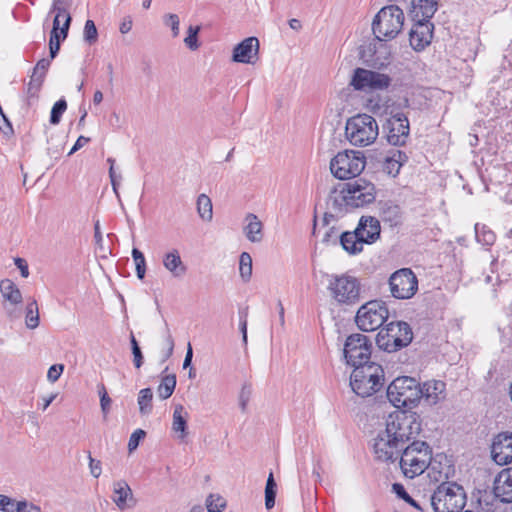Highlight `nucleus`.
<instances>
[{"label": "nucleus", "mask_w": 512, "mask_h": 512, "mask_svg": "<svg viewBox=\"0 0 512 512\" xmlns=\"http://www.w3.org/2000/svg\"><path fill=\"white\" fill-rule=\"evenodd\" d=\"M400 468L405 477L413 479L429 469V477L436 482L447 480L454 471L451 465H446L445 471H437V465L441 464L437 458L432 457L431 447L424 441H413L403 449L400 456Z\"/></svg>", "instance_id": "nucleus-1"}, {"label": "nucleus", "mask_w": 512, "mask_h": 512, "mask_svg": "<svg viewBox=\"0 0 512 512\" xmlns=\"http://www.w3.org/2000/svg\"><path fill=\"white\" fill-rule=\"evenodd\" d=\"M384 381V370L375 362L357 365L350 376L353 392L363 398L378 392L383 387Z\"/></svg>", "instance_id": "nucleus-2"}, {"label": "nucleus", "mask_w": 512, "mask_h": 512, "mask_svg": "<svg viewBox=\"0 0 512 512\" xmlns=\"http://www.w3.org/2000/svg\"><path fill=\"white\" fill-rule=\"evenodd\" d=\"M345 135L353 146H368L374 143L379 135L378 123L371 115L357 114L347 120Z\"/></svg>", "instance_id": "nucleus-3"}, {"label": "nucleus", "mask_w": 512, "mask_h": 512, "mask_svg": "<svg viewBox=\"0 0 512 512\" xmlns=\"http://www.w3.org/2000/svg\"><path fill=\"white\" fill-rule=\"evenodd\" d=\"M404 12L397 5H388L380 9L372 22V31L379 41L394 39L402 30Z\"/></svg>", "instance_id": "nucleus-4"}, {"label": "nucleus", "mask_w": 512, "mask_h": 512, "mask_svg": "<svg viewBox=\"0 0 512 512\" xmlns=\"http://www.w3.org/2000/svg\"><path fill=\"white\" fill-rule=\"evenodd\" d=\"M431 496V506L435 512H463L466 504V493L462 486L455 482L441 481Z\"/></svg>", "instance_id": "nucleus-5"}, {"label": "nucleus", "mask_w": 512, "mask_h": 512, "mask_svg": "<svg viewBox=\"0 0 512 512\" xmlns=\"http://www.w3.org/2000/svg\"><path fill=\"white\" fill-rule=\"evenodd\" d=\"M385 431L389 434L388 437H395V440L404 446L420 433L421 423L416 413L395 411L387 417Z\"/></svg>", "instance_id": "nucleus-6"}, {"label": "nucleus", "mask_w": 512, "mask_h": 512, "mask_svg": "<svg viewBox=\"0 0 512 512\" xmlns=\"http://www.w3.org/2000/svg\"><path fill=\"white\" fill-rule=\"evenodd\" d=\"M387 398L397 408L415 407L422 399L421 385L415 378L398 377L388 386Z\"/></svg>", "instance_id": "nucleus-7"}, {"label": "nucleus", "mask_w": 512, "mask_h": 512, "mask_svg": "<svg viewBox=\"0 0 512 512\" xmlns=\"http://www.w3.org/2000/svg\"><path fill=\"white\" fill-rule=\"evenodd\" d=\"M413 339V332L408 323L396 321L388 323L376 337L377 346L389 353L408 346Z\"/></svg>", "instance_id": "nucleus-8"}, {"label": "nucleus", "mask_w": 512, "mask_h": 512, "mask_svg": "<svg viewBox=\"0 0 512 512\" xmlns=\"http://www.w3.org/2000/svg\"><path fill=\"white\" fill-rule=\"evenodd\" d=\"M328 290L331 297L341 305H355L360 302L361 285L357 278L342 274L332 275Z\"/></svg>", "instance_id": "nucleus-9"}, {"label": "nucleus", "mask_w": 512, "mask_h": 512, "mask_svg": "<svg viewBox=\"0 0 512 512\" xmlns=\"http://www.w3.org/2000/svg\"><path fill=\"white\" fill-rule=\"evenodd\" d=\"M341 193L342 200L347 208H360L374 202L376 187L364 178H357L347 182Z\"/></svg>", "instance_id": "nucleus-10"}, {"label": "nucleus", "mask_w": 512, "mask_h": 512, "mask_svg": "<svg viewBox=\"0 0 512 512\" xmlns=\"http://www.w3.org/2000/svg\"><path fill=\"white\" fill-rule=\"evenodd\" d=\"M366 161L363 152L346 150L339 152L330 162L332 174L341 180L358 176L365 168Z\"/></svg>", "instance_id": "nucleus-11"}, {"label": "nucleus", "mask_w": 512, "mask_h": 512, "mask_svg": "<svg viewBox=\"0 0 512 512\" xmlns=\"http://www.w3.org/2000/svg\"><path fill=\"white\" fill-rule=\"evenodd\" d=\"M388 309L384 302L373 300L363 304L357 311L355 322L362 331H375L387 320Z\"/></svg>", "instance_id": "nucleus-12"}, {"label": "nucleus", "mask_w": 512, "mask_h": 512, "mask_svg": "<svg viewBox=\"0 0 512 512\" xmlns=\"http://www.w3.org/2000/svg\"><path fill=\"white\" fill-rule=\"evenodd\" d=\"M392 79L389 75L365 68H356L350 85L357 91H382L388 89Z\"/></svg>", "instance_id": "nucleus-13"}, {"label": "nucleus", "mask_w": 512, "mask_h": 512, "mask_svg": "<svg viewBox=\"0 0 512 512\" xmlns=\"http://www.w3.org/2000/svg\"><path fill=\"white\" fill-rule=\"evenodd\" d=\"M372 343L369 338L363 334L350 335L344 345V357L347 364L356 368L357 365H363L370 362Z\"/></svg>", "instance_id": "nucleus-14"}, {"label": "nucleus", "mask_w": 512, "mask_h": 512, "mask_svg": "<svg viewBox=\"0 0 512 512\" xmlns=\"http://www.w3.org/2000/svg\"><path fill=\"white\" fill-rule=\"evenodd\" d=\"M389 286L393 297L410 299L418 290V279L410 268H402L390 276Z\"/></svg>", "instance_id": "nucleus-15"}, {"label": "nucleus", "mask_w": 512, "mask_h": 512, "mask_svg": "<svg viewBox=\"0 0 512 512\" xmlns=\"http://www.w3.org/2000/svg\"><path fill=\"white\" fill-rule=\"evenodd\" d=\"M388 435L387 431H381L374 440L373 450L375 458L379 461L393 462L398 459L399 453L403 449L395 437H388Z\"/></svg>", "instance_id": "nucleus-16"}, {"label": "nucleus", "mask_w": 512, "mask_h": 512, "mask_svg": "<svg viewBox=\"0 0 512 512\" xmlns=\"http://www.w3.org/2000/svg\"><path fill=\"white\" fill-rule=\"evenodd\" d=\"M387 140L391 145L402 146L409 137V121L403 113L392 115L387 120Z\"/></svg>", "instance_id": "nucleus-17"}, {"label": "nucleus", "mask_w": 512, "mask_h": 512, "mask_svg": "<svg viewBox=\"0 0 512 512\" xmlns=\"http://www.w3.org/2000/svg\"><path fill=\"white\" fill-rule=\"evenodd\" d=\"M491 455L499 465H507L512 462V433L502 432L494 437Z\"/></svg>", "instance_id": "nucleus-18"}, {"label": "nucleus", "mask_w": 512, "mask_h": 512, "mask_svg": "<svg viewBox=\"0 0 512 512\" xmlns=\"http://www.w3.org/2000/svg\"><path fill=\"white\" fill-rule=\"evenodd\" d=\"M433 29L434 26L430 21L416 20L409 33L411 47L415 51L424 50L431 43Z\"/></svg>", "instance_id": "nucleus-19"}, {"label": "nucleus", "mask_w": 512, "mask_h": 512, "mask_svg": "<svg viewBox=\"0 0 512 512\" xmlns=\"http://www.w3.org/2000/svg\"><path fill=\"white\" fill-rule=\"evenodd\" d=\"M258 52L259 40L256 37H248L234 47L232 61L254 64L258 59Z\"/></svg>", "instance_id": "nucleus-20"}, {"label": "nucleus", "mask_w": 512, "mask_h": 512, "mask_svg": "<svg viewBox=\"0 0 512 512\" xmlns=\"http://www.w3.org/2000/svg\"><path fill=\"white\" fill-rule=\"evenodd\" d=\"M494 494L503 503L512 502V468L503 469L495 478Z\"/></svg>", "instance_id": "nucleus-21"}, {"label": "nucleus", "mask_w": 512, "mask_h": 512, "mask_svg": "<svg viewBox=\"0 0 512 512\" xmlns=\"http://www.w3.org/2000/svg\"><path fill=\"white\" fill-rule=\"evenodd\" d=\"M357 233L362 234L365 244H373L380 237V222L372 216H362L356 227Z\"/></svg>", "instance_id": "nucleus-22"}, {"label": "nucleus", "mask_w": 512, "mask_h": 512, "mask_svg": "<svg viewBox=\"0 0 512 512\" xmlns=\"http://www.w3.org/2000/svg\"><path fill=\"white\" fill-rule=\"evenodd\" d=\"M112 500L120 510L133 507L136 503L132 489L124 480H119L113 483Z\"/></svg>", "instance_id": "nucleus-23"}, {"label": "nucleus", "mask_w": 512, "mask_h": 512, "mask_svg": "<svg viewBox=\"0 0 512 512\" xmlns=\"http://www.w3.org/2000/svg\"><path fill=\"white\" fill-rule=\"evenodd\" d=\"M334 216L328 213H325L323 217V223L321 227H317L316 219L314 220V227H313V235H318L322 232V243L326 245H336L338 242H340V232L339 228L335 226H329L330 221L333 220Z\"/></svg>", "instance_id": "nucleus-24"}, {"label": "nucleus", "mask_w": 512, "mask_h": 512, "mask_svg": "<svg viewBox=\"0 0 512 512\" xmlns=\"http://www.w3.org/2000/svg\"><path fill=\"white\" fill-rule=\"evenodd\" d=\"M446 384L440 380L425 382L421 386L422 399L429 404L435 405L445 398Z\"/></svg>", "instance_id": "nucleus-25"}, {"label": "nucleus", "mask_w": 512, "mask_h": 512, "mask_svg": "<svg viewBox=\"0 0 512 512\" xmlns=\"http://www.w3.org/2000/svg\"><path fill=\"white\" fill-rule=\"evenodd\" d=\"M162 263L164 268L171 273L174 278H182L187 272V266L181 259L180 253L177 249L163 255Z\"/></svg>", "instance_id": "nucleus-26"}, {"label": "nucleus", "mask_w": 512, "mask_h": 512, "mask_svg": "<svg viewBox=\"0 0 512 512\" xmlns=\"http://www.w3.org/2000/svg\"><path fill=\"white\" fill-rule=\"evenodd\" d=\"M340 245L342 248L350 255H357L363 251L364 247V239L362 238V234L357 233L356 229L354 231H346L340 234Z\"/></svg>", "instance_id": "nucleus-27"}, {"label": "nucleus", "mask_w": 512, "mask_h": 512, "mask_svg": "<svg viewBox=\"0 0 512 512\" xmlns=\"http://www.w3.org/2000/svg\"><path fill=\"white\" fill-rule=\"evenodd\" d=\"M246 225L243 227V232L246 238L252 243H258L263 239V224L253 213H248L245 217Z\"/></svg>", "instance_id": "nucleus-28"}, {"label": "nucleus", "mask_w": 512, "mask_h": 512, "mask_svg": "<svg viewBox=\"0 0 512 512\" xmlns=\"http://www.w3.org/2000/svg\"><path fill=\"white\" fill-rule=\"evenodd\" d=\"M407 155L400 150H392L390 153L384 158L383 161V171L390 176H397L401 166L407 162Z\"/></svg>", "instance_id": "nucleus-29"}, {"label": "nucleus", "mask_w": 512, "mask_h": 512, "mask_svg": "<svg viewBox=\"0 0 512 512\" xmlns=\"http://www.w3.org/2000/svg\"><path fill=\"white\" fill-rule=\"evenodd\" d=\"M412 12L417 20L430 21L437 11V0H412Z\"/></svg>", "instance_id": "nucleus-30"}, {"label": "nucleus", "mask_w": 512, "mask_h": 512, "mask_svg": "<svg viewBox=\"0 0 512 512\" xmlns=\"http://www.w3.org/2000/svg\"><path fill=\"white\" fill-rule=\"evenodd\" d=\"M0 292L2 297L9 302L10 306H16L22 303V293L12 280L3 279L0 282Z\"/></svg>", "instance_id": "nucleus-31"}, {"label": "nucleus", "mask_w": 512, "mask_h": 512, "mask_svg": "<svg viewBox=\"0 0 512 512\" xmlns=\"http://www.w3.org/2000/svg\"><path fill=\"white\" fill-rule=\"evenodd\" d=\"M187 413L184 411V407L181 404H178L174 408L173 412V422H172V430L175 433H180L179 438L184 439L187 435Z\"/></svg>", "instance_id": "nucleus-32"}, {"label": "nucleus", "mask_w": 512, "mask_h": 512, "mask_svg": "<svg viewBox=\"0 0 512 512\" xmlns=\"http://www.w3.org/2000/svg\"><path fill=\"white\" fill-rule=\"evenodd\" d=\"M176 387V375L170 374L163 376L157 387L158 397L162 400L168 399L174 392Z\"/></svg>", "instance_id": "nucleus-33"}, {"label": "nucleus", "mask_w": 512, "mask_h": 512, "mask_svg": "<svg viewBox=\"0 0 512 512\" xmlns=\"http://www.w3.org/2000/svg\"><path fill=\"white\" fill-rule=\"evenodd\" d=\"M152 399L153 392L151 388H144L139 391L137 402L141 415H148L151 413L153 408Z\"/></svg>", "instance_id": "nucleus-34"}, {"label": "nucleus", "mask_w": 512, "mask_h": 512, "mask_svg": "<svg viewBox=\"0 0 512 512\" xmlns=\"http://www.w3.org/2000/svg\"><path fill=\"white\" fill-rule=\"evenodd\" d=\"M44 80L41 76H30V81L27 84L26 95L28 105H32L38 99L39 92L42 88Z\"/></svg>", "instance_id": "nucleus-35"}, {"label": "nucleus", "mask_w": 512, "mask_h": 512, "mask_svg": "<svg viewBox=\"0 0 512 512\" xmlns=\"http://www.w3.org/2000/svg\"><path fill=\"white\" fill-rule=\"evenodd\" d=\"M197 211L201 219L211 221L213 217L212 202L206 194H200L197 199Z\"/></svg>", "instance_id": "nucleus-36"}, {"label": "nucleus", "mask_w": 512, "mask_h": 512, "mask_svg": "<svg viewBox=\"0 0 512 512\" xmlns=\"http://www.w3.org/2000/svg\"><path fill=\"white\" fill-rule=\"evenodd\" d=\"M25 323L29 329H35L39 326V311L36 300H32L26 306Z\"/></svg>", "instance_id": "nucleus-37"}, {"label": "nucleus", "mask_w": 512, "mask_h": 512, "mask_svg": "<svg viewBox=\"0 0 512 512\" xmlns=\"http://www.w3.org/2000/svg\"><path fill=\"white\" fill-rule=\"evenodd\" d=\"M239 272L242 280L248 282L252 276V258L249 253L243 252L239 259Z\"/></svg>", "instance_id": "nucleus-38"}, {"label": "nucleus", "mask_w": 512, "mask_h": 512, "mask_svg": "<svg viewBox=\"0 0 512 512\" xmlns=\"http://www.w3.org/2000/svg\"><path fill=\"white\" fill-rule=\"evenodd\" d=\"M277 484L274 480L273 473L271 472L268 476L266 487H265V506L266 508L272 509L275 505Z\"/></svg>", "instance_id": "nucleus-39"}, {"label": "nucleus", "mask_w": 512, "mask_h": 512, "mask_svg": "<svg viewBox=\"0 0 512 512\" xmlns=\"http://www.w3.org/2000/svg\"><path fill=\"white\" fill-rule=\"evenodd\" d=\"M226 506V500L220 495L210 494L206 499L208 512H221Z\"/></svg>", "instance_id": "nucleus-40"}, {"label": "nucleus", "mask_w": 512, "mask_h": 512, "mask_svg": "<svg viewBox=\"0 0 512 512\" xmlns=\"http://www.w3.org/2000/svg\"><path fill=\"white\" fill-rule=\"evenodd\" d=\"M475 234L477 241L487 246L492 245L496 239L495 234L491 230H486L484 226L479 229L478 224L475 225Z\"/></svg>", "instance_id": "nucleus-41"}, {"label": "nucleus", "mask_w": 512, "mask_h": 512, "mask_svg": "<svg viewBox=\"0 0 512 512\" xmlns=\"http://www.w3.org/2000/svg\"><path fill=\"white\" fill-rule=\"evenodd\" d=\"M132 257L135 261L136 273L139 279H143L146 273V261L143 253L137 248H133Z\"/></svg>", "instance_id": "nucleus-42"}, {"label": "nucleus", "mask_w": 512, "mask_h": 512, "mask_svg": "<svg viewBox=\"0 0 512 512\" xmlns=\"http://www.w3.org/2000/svg\"><path fill=\"white\" fill-rule=\"evenodd\" d=\"M392 491L397 495V497L401 498L409 505L413 506L418 510H422V507L407 493L402 484L394 483L392 485Z\"/></svg>", "instance_id": "nucleus-43"}, {"label": "nucleus", "mask_w": 512, "mask_h": 512, "mask_svg": "<svg viewBox=\"0 0 512 512\" xmlns=\"http://www.w3.org/2000/svg\"><path fill=\"white\" fill-rule=\"evenodd\" d=\"M67 109V103L64 99L58 100L52 107L50 114V123L57 125L60 122L62 114Z\"/></svg>", "instance_id": "nucleus-44"}, {"label": "nucleus", "mask_w": 512, "mask_h": 512, "mask_svg": "<svg viewBox=\"0 0 512 512\" xmlns=\"http://www.w3.org/2000/svg\"><path fill=\"white\" fill-rule=\"evenodd\" d=\"M130 343H131V349H132V354H133L134 366L137 369H139L143 365L144 357H143L141 348H140L135 336L133 335V333H131V335H130Z\"/></svg>", "instance_id": "nucleus-45"}, {"label": "nucleus", "mask_w": 512, "mask_h": 512, "mask_svg": "<svg viewBox=\"0 0 512 512\" xmlns=\"http://www.w3.org/2000/svg\"><path fill=\"white\" fill-rule=\"evenodd\" d=\"M84 40L89 44H94L98 40V31L93 20H87L84 26Z\"/></svg>", "instance_id": "nucleus-46"}, {"label": "nucleus", "mask_w": 512, "mask_h": 512, "mask_svg": "<svg viewBox=\"0 0 512 512\" xmlns=\"http://www.w3.org/2000/svg\"><path fill=\"white\" fill-rule=\"evenodd\" d=\"M199 31H200L199 26H195V27L189 26V28H188V35L184 39V42L191 50H196L199 47L198 40H197V35H198Z\"/></svg>", "instance_id": "nucleus-47"}, {"label": "nucleus", "mask_w": 512, "mask_h": 512, "mask_svg": "<svg viewBox=\"0 0 512 512\" xmlns=\"http://www.w3.org/2000/svg\"><path fill=\"white\" fill-rule=\"evenodd\" d=\"M62 41V38L60 37L59 33H56L55 31H51L50 34V41H49V53L51 60L54 59L59 50H60V42Z\"/></svg>", "instance_id": "nucleus-48"}, {"label": "nucleus", "mask_w": 512, "mask_h": 512, "mask_svg": "<svg viewBox=\"0 0 512 512\" xmlns=\"http://www.w3.org/2000/svg\"><path fill=\"white\" fill-rule=\"evenodd\" d=\"M51 64L50 59L42 58L40 59L36 66L33 69L32 75L34 76H41V79L44 80L46 76V72L49 69Z\"/></svg>", "instance_id": "nucleus-49"}, {"label": "nucleus", "mask_w": 512, "mask_h": 512, "mask_svg": "<svg viewBox=\"0 0 512 512\" xmlns=\"http://www.w3.org/2000/svg\"><path fill=\"white\" fill-rule=\"evenodd\" d=\"M252 389L250 385H244L239 394V406L242 412H246L248 402L250 400Z\"/></svg>", "instance_id": "nucleus-50"}, {"label": "nucleus", "mask_w": 512, "mask_h": 512, "mask_svg": "<svg viewBox=\"0 0 512 512\" xmlns=\"http://www.w3.org/2000/svg\"><path fill=\"white\" fill-rule=\"evenodd\" d=\"M145 435L146 433L142 429H137L131 434L128 442L129 452L134 451L138 447L140 440H142Z\"/></svg>", "instance_id": "nucleus-51"}, {"label": "nucleus", "mask_w": 512, "mask_h": 512, "mask_svg": "<svg viewBox=\"0 0 512 512\" xmlns=\"http://www.w3.org/2000/svg\"><path fill=\"white\" fill-rule=\"evenodd\" d=\"M164 22L171 27L173 37H177L179 34V17L176 14H168L164 17Z\"/></svg>", "instance_id": "nucleus-52"}, {"label": "nucleus", "mask_w": 512, "mask_h": 512, "mask_svg": "<svg viewBox=\"0 0 512 512\" xmlns=\"http://www.w3.org/2000/svg\"><path fill=\"white\" fill-rule=\"evenodd\" d=\"M64 371V365L63 364H54L52 365L49 369H48V372H47V379L54 383L56 382L61 374L63 373Z\"/></svg>", "instance_id": "nucleus-53"}, {"label": "nucleus", "mask_w": 512, "mask_h": 512, "mask_svg": "<svg viewBox=\"0 0 512 512\" xmlns=\"http://www.w3.org/2000/svg\"><path fill=\"white\" fill-rule=\"evenodd\" d=\"M16 503L8 496L0 495V509L4 512H16Z\"/></svg>", "instance_id": "nucleus-54"}, {"label": "nucleus", "mask_w": 512, "mask_h": 512, "mask_svg": "<svg viewBox=\"0 0 512 512\" xmlns=\"http://www.w3.org/2000/svg\"><path fill=\"white\" fill-rule=\"evenodd\" d=\"M89 459V469L90 473L93 477L98 478L102 473L101 462L99 460L94 459L91 454L88 456Z\"/></svg>", "instance_id": "nucleus-55"}, {"label": "nucleus", "mask_w": 512, "mask_h": 512, "mask_svg": "<svg viewBox=\"0 0 512 512\" xmlns=\"http://www.w3.org/2000/svg\"><path fill=\"white\" fill-rule=\"evenodd\" d=\"M16 512H40V508L27 501H18L16 503Z\"/></svg>", "instance_id": "nucleus-56"}, {"label": "nucleus", "mask_w": 512, "mask_h": 512, "mask_svg": "<svg viewBox=\"0 0 512 512\" xmlns=\"http://www.w3.org/2000/svg\"><path fill=\"white\" fill-rule=\"evenodd\" d=\"M165 341H166V350L163 352V359H162L163 362L168 360L172 356L173 351H174V340H173V337L170 334L169 330H167V335H166Z\"/></svg>", "instance_id": "nucleus-57"}, {"label": "nucleus", "mask_w": 512, "mask_h": 512, "mask_svg": "<svg viewBox=\"0 0 512 512\" xmlns=\"http://www.w3.org/2000/svg\"><path fill=\"white\" fill-rule=\"evenodd\" d=\"M111 402V398L108 396L106 388H103V395L100 398V406L104 415H106L109 412Z\"/></svg>", "instance_id": "nucleus-58"}, {"label": "nucleus", "mask_w": 512, "mask_h": 512, "mask_svg": "<svg viewBox=\"0 0 512 512\" xmlns=\"http://www.w3.org/2000/svg\"><path fill=\"white\" fill-rule=\"evenodd\" d=\"M14 263L20 270L21 276L27 278L29 276L28 264L25 259L17 257L14 259Z\"/></svg>", "instance_id": "nucleus-59"}, {"label": "nucleus", "mask_w": 512, "mask_h": 512, "mask_svg": "<svg viewBox=\"0 0 512 512\" xmlns=\"http://www.w3.org/2000/svg\"><path fill=\"white\" fill-rule=\"evenodd\" d=\"M53 12L58 14H69L65 8V0H53L51 13Z\"/></svg>", "instance_id": "nucleus-60"}, {"label": "nucleus", "mask_w": 512, "mask_h": 512, "mask_svg": "<svg viewBox=\"0 0 512 512\" xmlns=\"http://www.w3.org/2000/svg\"><path fill=\"white\" fill-rule=\"evenodd\" d=\"M70 23H71V16L70 15H67L66 16V19L63 21L61 27L59 28V34H60V37L62 38V40H65L67 35H68V30H69V27H70Z\"/></svg>", "instance_id": "nucleus-61"}, {"label": "nucleus", "mask_w": 512, "mask_h": 512, "mask_svg": "<svg viewBox=\"0 0 512 512\" xmlns=\"http://www.w3.org/2000/svg\"><path fill=\"white\" fill-rule=\"evenodd\" d=\"M133 21L131 16H126L122 20L119 30L122 34L128 33L132 29Z\"/></svg>", "instance_id": "nucleus-62"}, {"label": "nucleus", "mask_w": 512, "mask_h": 512, "mask_svg": "<svg viewBox=\"0 0 512 512\" xmlns=\"http://www.w3.org/2000/svg\"><path fill=\"white\" fill-rule=\"evenodd\" d=\"M68 14H58L55 13L54 19H53V28L52 31H55L56 33H59V28L61 27V22L66 19V16Z\"/></svg>", "instance_id": "nucleus-63"}, {"label": "nucleus", "mask_w": 512, "mask_h": 512, "mask_svg": "<svg viewBox=\"0 0 512 512\" xmlns=\"http://www.w3.org/2000/svg\"><path fill=\"white\" fill-rule=\"evenodd\" d=\"M90 141L89 138L87 137H84V136H80L78 137V139L76 140L74 146L72 147L71 151L69 152V155L73 154L74 152H76L77 150H79L80 148H82L84 145H86L88 142Z\"/></svg>", "instance_id": "nucleus-64"}]
</instances>
